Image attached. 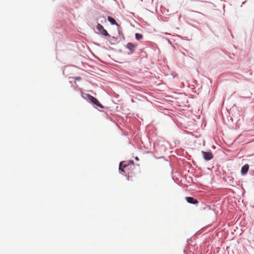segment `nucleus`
Listing matches in <instances>:
<instances>
[{
	"label": "nucleus",
	"mask_w": 254,
	"mask_h": 254,
	"mask_svg": "<svg viewBox=\"0 0 254 254\" xmlns=\"http://www.w3.org/2000/svg\"><path fill=\"white\" fill-rule=\"evenodd\" d=\"M133 163H134L133 161H130L128 162L126 161L121 162L119 166V171L121 173H125V169H132V168H134Z\"/></svg>",
	"instance_id": "nucleus-1"
},
{
	"label": "nucleus",
	"mask_w": 254,
	"mask_h": 254,
	"mask_svg": "<svg viewBox=\"0 0 254 254\" xmlns=\"http://www.w3.org/2000/svg\"><path fill=\"white\" fill-rule=\"evenodd\" d=\"M96 30L98 31L97 33H100L102 35L105 36H109V34L106 30H105L104 27L100 24L98 23L96 26Z\"/></svg>",
	"instance_id": "nucleus-2"
},
{
	"label": "nucleus",
	"mask_w": 254,
	"mask_h": 254,
	"mask_svg": "<svg viewBox=\"0 0 254 254\" xmlns=\"http://www.w3.org/2000/svg\"><path fill=\"white\" fill-rule=\"evenodd\" d=\"M86 96L87 97L88 99L94 105L102 109L104 108V107L99 103V102L96 98H94V97L89 94H87Z\"/></svg>",
	"instance_id": "nucleus-3"
},
{
	"label": "nucleus",
	"mask_w": 254,
	"mask_h": 254,
	"mask_svg": "<svg viewBox=\"0 0 254 254\" xmlns=\"http://www.w3.org/2000/svg\"><path fill=\"white\" fill-rule=\"evenodd\" d=\"M203 156L206 160H210L213 157L212 153L211 152L202 151Z\"/></svg>",
	"instance_id": "nucleus-4"
},
{
	"label": "nucleus",
	"mask_w": 254,
	"mask_h": 254,
	"mask_svg": "<svg viewBox=\"0 0 254 254\" xmlns=\"http://www.w3.org/2000/svg\"><path fill=\"white\" fill-rule=\"evenodd\" d=\"M126 47L132 53L134 52L136 45L131 43H128L127 44Z\"/></svg>",
	"instance_id": "nucleus-5"
},
{
	"label": "nucleus",
	"mask_w": 254,
	"mask_h": 254,
	"mask_svg": "<svg viewBox=\"0 0 254 254\" xmlns=\"http://www.w3.org/2000/svg\"><path fill=\"white\" fill-rule=\"evenodd\" d=\"M186 199L187 201V202L189 203L195 204L198 203V201L196 199L191 197H187L186 198Z\"/></svg>",
	"instance_id": "nucleus-6"
},
{
	"label": "nucleus",
	"mask_w": 254,
	"mask_h": 254,
	"mask_svg": "<svg viewBox=\"0 0 254 254\" xmlns=\"http://www.w3.org/2000/svg\"><path fill=\"white\" fill-rule=\"evenodd\" d=\"M249 169V165L248 164H246L242 167L241 169V173L242 175H246Z\"/></svg>",
	"instance_id": "nucleus-7"
},
{
	"label": "nucleus",
	"mask_w": 254,
	"mask_h": 254,
	"mask_svg": "<svg viewBox=\"0 0 254 254\" xmlns=\"http://www.w3.org/2000/svg\"><path fill=\"white\" fill-rule=\"evenodd\" d=\"M108 20L112 25H118V24L117 23L116 21L113 17L108 16Z\"/></svg>",
	"instance_id": "nucleus-8"
},
{
	"label": "nucleus",
	"mask_w": 254,
	"mask_h": 254,
	"mask_svg": "<svg viewBox=\"0 0 254 254\" xmlns=\"http://www.w3.org/2000/svg\"><path fill=\"white\" fill-rule=\"evenodd\" d=\"M142 35L139 33L135 34V38L137 40H139L142 38Z\"/></svg>",
	"instance_id": "nucleus-9"
},
{
	"label": "nucleus",
	"mask_w": 254,
	"mask_h": 254,
	"mask_svg": "<svg viewBox=\"0 0 254 254\" xmlns=\"http://www.w3.org/2000/svg\"><path fill=\"white\" fill-rule=\"evenodd\" d=\"M75 80H79L81 79L80 77H74Z\"/></svg>",
	"instance_id": "nucleus-10"
},
{
	"label": "nucleus",
	"mask_w": 254,
	"mask_h": 254,
	"mask_svg": "<svg viewBox=\"0 0 254 254\" xmlns=\"http://www.w3.org/2000/svg\"><path fill=\"white\" fill-rule=\"evenodd\" d=\"M135 159H136L137 160H138V158H137V157H136V158H135Z\"/></svg>",
	"instance_id": "nucleus-11"
}]
</instances>
